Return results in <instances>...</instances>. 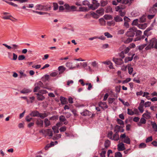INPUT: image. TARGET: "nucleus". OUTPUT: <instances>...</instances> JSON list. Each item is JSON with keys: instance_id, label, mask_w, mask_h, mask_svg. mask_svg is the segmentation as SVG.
Listing matches in <instances>:
<instances>
[{"instance_id": "obj_53", "label": "nucleus", "mask_w": 157, "mask_h": 157, "mask_svg": "<svg viewBox=\"0 0 157 157\" xmlns=\"http://www.w3.org/2000/svg\"><path fill=\"white\" fill-rule=\"evenodd\" d=\"M113 134V133L111 131H110L108 132V137L110 139H112V138Z\"/></svg>"}, {"instance_id": "obj_1", "label": "nucleus", "mask_w": 157, "mask_h": 157, "mask_svg": "<svg viewBox=\"0 0 157 157\" xmlns=\"http://www.w3.org/2000/svg\"><path fill=\"white\" fill-rule=\"evenodd\" d=\"M120 140L122 141L121 142L130 144V140L128 136H126L125 133L122 134L120 136Z\"/></svg>"}, {"instance_id": "obj_5", "label": "nucleus", "mask_w": 157, "mask_h": 157, "mask_svg": "<svg viewBox=\"0 0 157 157\" xmlns=\"http://www.w3.org/2000/svg\"><path fill=\"white\" fill-rule=\"evenodd\" d=\"M113 61L117 65H121L123 63L122 59L120 58H113Z\"/></svg>"}, {"instance_id": "obj_44", "label": "nucleus", "mask_w": 157, "mask_h": 157, "mask_svg": "<svg viewBox=\"0 0 157 157\" xmlns=\"http://www.w3.org/2000/svg\"><path fill=\"white\" fill-rule=\"evenodd\" d=\"M147 45V44H144L140 45H139L138 47V49L140 50H142L144 47H145Z\"/></svg>"}, {"instance_id": "obj_64", "label": "nucleus", "mask_w": 157, "mask_h": 157, "mask_svg": "<svg viewBox=\"0 0 157 157\" xmlns=\"http://www.w3.org/2000/svg\"><path fill=\"white\" fill-rule=\"evenodd\" d=\"M66 65L67 67L69 68L70 69L71 67L72 66V63L71 62H67L66 63Z\"/></svg>"}, {"instance_id": "obj_37", "label": "nucleus", "mask_w": 157, "mask_h": 157, "mask_svg": "<svg viewBox=\"0 0 157 157\" xmlns=\"http://www.w3.org/2000/svg\"><path fill=\"white\" fill-rule=\"evenodd\" d=\"M59 119L60 121L62 122H64L66 121L65 117L63 115L60 116L59 117Z\"/></svg>"}, {"instance_id": "obj_6", "label": "nucleus", "mask_w": 157, "mask_h": 157, "mask_svg": "<svg viewBox=\"0 0 157 157\" xmlns=\"http://www.w3.org/2000/svg\"><path fill=\"white\" fill-rule=\"evenodd\" d=\"M124 130L123 128L120 126L116 125L114 128V132L116 133H118L119 132H124Z\"/></svg>"}, {"instance_id": "obj_58", "label": "nucleus", "mask_w": 157, "mask_h": 157, "mask_svg": "<svg viewBox=\"0 0 157 157\" xmlns=\"http://www.w3.org/2000/svg\"><path fill=\"white\" fill-rule=\"evenodd\" d=\"M151 104V102L147 101L144 103V106L145 107H147L149 106Z\"/></svg>"}, {"instance_id": "obj_22", "label": "nucleus", "mask_w": 157, "mask_h": 157, "mask_svg": "<svg viewBox=\"0 0 157 157\" xmlns=\"http://www.w3.org/2000/svg\"><path fill=\"white\" fill-rule=\"evenodd\" d=\"M114 20L117 22L123 21V19L119 16H117L114 17Z\"/></svg>"}, {"instance_id": "obj_34", "label": "nucleus", "mask_w": 157, "mask_h": 157, "mask_svg": "<svg viewBox=\"0 0 157 157\" xmlns=\"http://www.w3.org/2000/svg\"><path fill=\"white\" fill-rule=\"evenodd\" d=\"M90 5V2H88V1L87 0H84L82 2V5L85 6H88L89 7V6Z\"/></svg>"}, {"instance_id": "obj_18", "label": "nucleus", "mask_w": 157, "mask_h": 157, "mask_svg": "<svg viewBox=\"0 0 157 157\" xmlns=\"http://www.w3.org/2000/svg\"><path fill=\"white\" fill-rule=\"evenodd\" d=\"M31 91L32 90L30 89L24 88L20 91V93L22 94H25L30 93L31 92Z\"/></svg>"}, {"instance_id": "obj_49", "label": "nucleus", "mask_w": 157, "mask_h": 157, "mask_svg": "<svg viewBox=\"0 0 157 157\" xmlns=\"http://www.w3.org/2000/svg\"><path fill=\"white\" fill-rule=\"evenodd\" d=\"M115 100V99L114 98H109L108 100V102L110 104H112Z\"/></svg>"}, {"instance_id": "obj_52", "label": "nucleus", "mask_w": 157, "mask_h": 157, "mask_svg": "<svg viewBox=\"0 0 157 157\" xmlns=\"http://www.w3.org/2000/svg\"><path fill=\"white\" fill-rule=\"evenodd\" d=\"M91 64L94 67H98V63L95 61L92 62Z\"/></svg>"}, {"instance_id": "obj_41", "label": "nucleus", "mask_w": 157, "mask_h": 157, "mask_svg": "<svg viewBox=\"0 0 157 157\" xmlns=\"http://www.w3.org/2000/svg\"><path fill=\"white\" fill-rule=\"evenodd\" d=\"M35 86L34 88L33 92H37L38 90H39L40 88V87L39 86H38V85H35Z\"/></svg>"}, {"instance_id": "obj_35", "label": "nucleus", "mask_w": 157, "mask_h": 157, "mask_svg": "<svg viewBox=\"0 0 157 157\" xmlns=\"http://www.w3.org/2000/svg\"><path fill=\"white\" fill-rule=\"evenodd\" d=\"M146 144L145 143H142L139 144V147L140 148H144L146 147Z\"/></svg>"}, {"instance_id": "obj_9", "label": "nucleus", "mask_w": 157, "mask_h": 157, "mask_svg": "<svg viewBox=\"0 0 157 157\" xmlns=\"http://www.w3.org/2000/svg\"><path fill=\"white\" fill-rule=\"evenodd\" d=\"M97 14L98 16H101L104 14V10L102 8H100L96 11Z\"/></svg>"}, {"instance_id": "obj_17", "label": "nucleus", "mask_w": 157, "mask_h": 157, "mask_svg": "<svg viewBox=\"0 0 157 157\" xmlns=\"http://www.w3.org/2000/svg\"><path fill=\"white\" fill-rule=\"evenodd\" d=\"M120 138H119L118 134L117 133V132H115V134L113 135L112 139H111V140L117 141Z\"/></svg>"}, {"instance_id": "obj_4", "label": "nucleus", "mask_w": 157, "mask_h": 157, "mask_svg": "<svg viewBox=\"0 0 157 157\" xmlns=\"http://www.w3.org/2000/svg\"><path fill=\"white\" fill-rule=\"evenodd\" d=\"M135 28L133 27L132 29H129L126 33V35L128 36L133 37L135 34Z\"/></svg>"}, {"instance_id": "obj_32", "label": "nucleus", "mask_w": 157, "mask_h": 157, "mask_svg": "<svg viewBox=\"0 0 157 157\" xmlns=\"http://www.w3.org/2000/svg\"><path fill=\"white\" fill-rule=\"evenodd\" d=\"M60 101L61 103L63 104H66L67 101L66 99L64 97H60Z\"/></svg>"}, {"instance_id": "obj_47", "label": "nucleus", "mask_w": 157, "mask_h": 157, "mask_svg": "<svg viewBox=\"0 0 157 157\" xmlns=\"http://www.w3.org/2000/svg\"><path fill=\"white\" fill-rule=\"evenodd\" d=\"M54 8L53 10H56L58 9V6L57 3H54L53 4Z\"/></svg>"}, {"instance_id": "obj_48", "label": "nucleus", "mask_w": 157, "mask_h": 157, "mask_svg": "<svg viewBox=\"0 0 157 157\" xmlns=\"http://www.w3.org/2000/svg\"><path fill=\"white\" fill-rule=\"evenodd\" d=\"M128 114L129 115H133L134 114V112L131 110L129 109H128Z\"/></svg>"}, {"instance_id": "obj_33", "label": "nucleus", "mask_w": 157, "mask_h": 157, "mask_svg": "<svg viewBox=\"0 0 157 157\" xmlns=\"http://www.w3.org/2000/svg\"><path fill=\"white\" fill-rule=\"evenodd\" d=\"M52 129L55 133H58L59 132L58 128L56 126H54L52 127Z\"/></svg>"}, {"instance_id": "obj_16", "label": "nucleus", "mask_w": 157, "mask_h": 157, "mask_svg": "<svg viewBox=\"0 0 157 157\" xmlns=\"http://www.w3.org/2000/svg\"><path fill=\"white\" fill-rule=\"evenodd\" d=\"M99 106L101 107L102 109H106L108 108L106 103L105 102H100L99 103Z\"/></svg>"}, {"instance_id": "obj_61", "label": "nucleus", "mask_w": 157, "mask_h": 157, "mask_svg": "<svg viewBox=\"0 0 157 157\" xmlns=\"http://www.w3.org/2000/svg\"><path fill=\"white\" fill-rule=\"evenodd\" d=\"M12 48L13 49H16L18 48V45L15 44H13L12 45Z\"/></svg>"}, {"instance_id": "obj_25", "label": "nucleus", "mask_w": 157, "mask_h": 157, "mask_svg": "<svg viewBox=\"0 0 157 157\" xmlns=\"http://www.w3.org/2000/svg\"><path fill=\"white\" fill-rule=\"evenodd\" d=\"M44 123L45 127H48L51 124L50 122L47 118L44 119Z\"/></svg>"}, {"instance_id": "obj_60", "label": "nucleus", "mask_w": 157, "mask_h": 157, "mask_svg": "<svg viewBox=\"0 0 157 157\" xmlns=\"http://www.w3.org/2000/svg\"><path fill=\"white\" fill-rule=\"evenodd\" d=\"M80 64L81 65H82V67L84 68L86 67L87 66V63L86 62H83V63H80Z\"/></svg>"}, {"instance_id": "obj_30", "label": "nucleus", "mask_w": 157, "mask_h": 157, "mask_svg": "<svg viewBox=\"0 0 157 157\" xmlns=\"http://www.w3.org/2000/svg\"><path fill=\"white\" fill-rule=\"evenodd\" d=\"M101 6L104 7L106 5L108 4V2L107 1L102 0L100 2Z\"/></svg>"}, {"instance_id": "obj_27", "label": "nucleus", "mask_w": 157, "mask_h": 157, "mask_svg": "<svg viewBox=\"0 0 157 157\" xmlns=\"http://www.w3.org/2000/svg\"><path fill=\"white\" fill-rule=\"evenodd\" d=\"M36 124L38 125L42 126L43 124V121L42 120H37L36 122Z\"/></svg>"}, {"instance_id": "obj_12", "label": "nucleus", "mask_w": 157, "mask_h": 157, "mask_svg": "<svg viewBox=\"0 0 157 157\" xmlns=\"http://www.w3.org/2000/svg\"><path fill=\"white\" fill-rule=\"evenodd\" d=\"M44 11H47L50 10H51L52 6L51 5V4L50 3H48V4H47L46 5H44Z\"/></svg>"}, {"instance_id": "obj_39", "label": "nucleus", "mask_w": 157, "mask_h": 157, "mask_svg": "<svg viewBox=\"0 0 157 157\" xmlns=\"http://www.w3.org/2000/svg\"><path fill=\"white\" fill-rule=\"evenodd\" d=\"M132 38L128 37L127 39L124 41V43L126 44H128L132 41Z\"/></svg>"}, {"instance_id": "obj_7", "label": "nucleus", "mask_w": 157, "mask_h": 157, "mask_svg": "<svg viewBox=\"0 0 157 157\" xmlns=\"http://www.w3.org/2000/svg\"><path fill=\"white\" fill-rule=\"evenodd\" d=\"M117 149L118 151H122L125 149L124 145L123 142L120 143L117 145Z\"/></svg>"}, {"instance_id": "obj_55", "label": "nucleus", "mask_w": 157, "mask_h": 157, "mask_svg": "<svg viewBox=\"0 0 157 157\" xmlns=\"http://www.w3.org/2000/svg\"><path fill=\"white\" fill-rule=\"evenodd\" d=\"M25 119L27 121L30 122L33 119V118L30 117L29 115H28L26 117Z\"/></svg>"}, {"instance_id": "obj_19", "label": "nucleus", "mask_w": 157, "mask_h": 157, "mask_svg": "<svg viewBox=\"0 0 157 157\" xmlns=\"http://www.w3.org/2000/svg\"><path fill=\"white\" fill-rule=\"evenodd\" d=\"M44 5L41 4H37L36 6V10H44Z\"/></svg>"}, {"instance_id": "obj_14", "label": "nucleus", "mask_w": 157, "mask_h": 157, "mask_svg": "<svg viewBox=\"0 0 157 157\" xmlns=\"http://www.w3.org/2000/svg\"><path fill=\"white\" fill-rule=\"evenodd\" d=\"M66 68L63 66H59L58 68L59 72V74L63 73L65 71Z\"/></svg>"}, {"instance_id": "obj_23", "label": "nucleus", "mask_w": 157, "mask_h": 157, "mask_svg": "<svg viewBox=\"0 0 157 157\" xmlns=\"http://www.w3.org/2000/svg\"><path fill=\"white\" fill-rule=\"evenodd\" d=\"M151 124L152 126V128L154 129V131L155 132H157V125L156 123L155 122H151Z\"/></svg>"}, {"instance_id": "obj_57", "label": "nucleus", "mask_w": 157, "mask_h": 157, "mask_svg": "<svg viewBox=\"0 0 157 157\" xmlns=\"http://www.w3.org/2000/svg\"><path fill=\"white\" fill-rule=\"evenodd\" d=\"M144 101L143 100H141V102L139 104V106L140 107H143L144 106Z\"/></svg>"}, {"instance_id": "obj_3", "label": "nucleus", "mask_w": 157, "mask_h": 157, "mask_svg": "<svg viewBox=\"0 0 157 157\" xmlns=\"http://www.w3.org/2000/svg\"><path fill=\"white\" fill-rule=\"evenodd\" d=\"M100 5V4L96 0H92V4H90L89 6V7L92 10H94L96 9Z\"/></svg>"}, {"instance_id": "obj_15", "label": "nucleus", "mask_w": 157, "mask_h": 157, "mask_svg": "<svg viewBox=\"0 0 157 157\" xmlns=\"http://www.w3.org/2000/svg\"><path fill=\"white\" fill-rule=\"evenodd\" d=\"M36 94L37 95V99L39 101H43L45 98L44 96L40 93H36Z\"/></svg>"}, {"instance_id": "obj_46", "label": "nucleus", "mask_w": 157, "mask_h": 157, "mask_svg": "<svg viewBox=\"0 0 157 157\" xmlns=\"http://www.w3.org/2000/svg\"><path fill=\"white\" fill-rule=\"evenodd\" d=\"M152 140V136H150L147 138L146 140V142L147 143L151 141Z\"/></svg>"}, {"instance_id": "obj_59", "label": "nucleus", "mask_w": 157, "mask_h": 157, "mask_svg": "<svg viewBox=\"0 0 157 157\" xmlns=\"http://www.w3.org/2000/svg\"><path fill=\"white\" fill-rule=\"evenodd\" d=\"M106 153V151H102L100 153V156L101 157H105V154Z\"/></svg>"}, {"instance_id": "obj_21", "label": "nucleus", "mask_w": 157, "mask_h": 157, "mask_svg": "<svg viewBox=\"0 0 157 157\" xmlns=\"http://www.w3.org/2000/svg\"><path fill=\"white\" fill-rule=\"evenodd\" d=\"M135 54H133L131 57H126L124 59V62L125 63L128 62V61H132L133 58V57Z\"/></svg>"}, {"instance_id": "obj_20", "label": "nucleus", "mask_w": 157, "mask_h": 157, "mask_svg": "<svg viewBox=\"0 0 157 157\" xmlns=\"http://www.w3.org/2000/svg\"><path fill=\"white\" fill-rule=\"evenodd\" d=\"M45 132L47 135L50 137L53 136V132L51 129H48L46 130Z\"/></svg>"}, {"instance_id": "obj_2", "label": "nucleus", "mask_w": 157, "mask_h": 157, "mask_svg": "<svg viewBox=\"0 0 157 157\" xmlns=\"http://www.w3.org/2000/svg\"><path fill=\"white\" fill-rule=\"evenodd\" d=\"M149 46L150 48H157V39L153 38L149 42Z\"/></svg>"}, {"instance_id": "obj_13", "label": "nucleus", "mask_w": 157, "mask_h": 157, "mask_svg": "<svg viewBox=\"0 0 157 157\" xmlns=\"http://www.w3.org/2000/svg\"><path fill=\"white\" fill-rule=\"evenodd\" d=\"M81 114L83 116H89L91 114V113L87 110H85L83 112L81 113Z\"/></svg>"}, {"instance_id": "obj_40", "label": "nucleus", "mask_w": 157, "mask_h": 157, "mask_svg": "<svg viewBox=\"0 0 157 157\" xmlns=\"http://www.w3.org/2000/svg\"><path fill=\"white\" fill-rule=\"evenodd\" d=\"M115 157H122V155L121 153L118 151L115 153Z\"/></svg>"}, {"instance_id": "obj_45", "label": "nucleus", "mask_w": 157, "mask_h": 157, "mask_svg": "<svg viewBox=\"0 0 157 157\" xmlns=\"http://www.w3.org/2000/svg\"><path fill=\"white\" fill-rule=\"evenodd\" d=\"M122 8L120 6H117L115 7V11L117 12H119V11L122 10Z\"/></svg>"}, {"instance_id": "obj_24", "label": "nucleus", "mask_w": 157, "mask_h": 157, "mask_svg": "<svg viewBox=\"0 0 157 157\" xmlns=\"http://www.w3.org/2000/svg\"><path fill=\"white\" fill-rule=\"evenodd\" d=\"M48 115V114L47 113H40L39 117L42 119H43L45 117H46Z\"/></svg>"}, {"instance_id": "obj_51", "label": "nucleus", "mask_w": 157, "mask_h": 157, "mask_svg": "<svg viewBox=\"0 0 157 157\" xmlns=\"http://www.w3.org/2000/svg\"><path fill=\"white\" fill-rule=\"evenodd\" d=\"M25 58V56L23 55H20L18 56V59L19 60H22Z\"/></svg>"}, {"instance_id": "obj_28", "label": "nucleus", "mask_w": 157, "mask_h": 157, "mask_svg": "<svg viewBox=\"0 0 157 157\" xmlns=\"http://www.w3.org/2000/svg\"><path fill=\"white\" fill-rule=\"evenodd\" d=\"M110 142L109 140H106L105 143L104 145L105 148H107L110 146Z\"/></svg>"}, {"instance_id": "obj_31", "label": "nucleus", "mask_w": 157, "mask_h": 157, "mask_svg": "<svg viewBox=\"0 0 157 157\" xmlns=\"http://www.w3.org/2000/svg\"><path fill=\"white\" fill-rule=\"evenodd\" d=\"M135 34H136V36H140V35L142 34V32L140 30H137L135 28Z\"/></svg>"}, {"instance_id": "obj_42", "label": "nucleus", "mask_w": 157, "mask_h": 157, "mask_svg": "<svg viewBox=\"0 0 157 157\" xmlns=\"http://www.w3.org/2000/svg\"><path fill=\"white\" fill-rule=\"evenodd\" d=\"M47 92H48L46 90H39L38 93H40V94L42 95L43 94H46Z\"/></svg>"}, {"instance_id": "obj_54", "label": "nucleus", "mask_w": 157, "mask_h": 157, "mask_svg": "<svg viewBox=\"0 0 157 157\" xmlns=\"http://www.w3.org/2000/svg\"><path fill=\"white\" fill-rule=\"evenodd\" d=\"M117 121L118 124H120L121 125H124L123 121L121 119H117Z\"/></svg>"}, {"instance_id": "obj_43", "label": "nucleus", "mask_w": 157, "mask_h": 157, "mask_svg": "<svg viewBox=\"0 0 157 157\" xmlns=\"http://www.w3.org/2000/svg\"><path fill=\"white\" fill-rule=\"evenodd\" d=\"M128 72L129 74L130 75H131L133 71V68L131 67L128 66Z\"/></svg>"}, {"instance_id": "obj_11", "label": "nucleus", "mask_w": 157, "mask_h": 157, "mask_svg": "<svg viewBox=\"0 0 157 157\" xmlns=\"http://www.w3.org/2000/svg\"><path fill=\"white\" fill-rule=\"evenodd\" d=\"M30 115L32 117H39V113L36 110L32 111L30 114Z\"/></svg>"}, {"instance_id": "obj_29", "label": "nucleus", "mask_w": 157, "mask_h": 157, "mask_svg": "<svg viewBox=\"0 0 157 157\" xmlns=\"http://www.w3.org/2000/svg\"><path fill=\"white\" fill-rule=\"evenodd\" d=\"M153 12V13L157 12V9L155 7H154L153 6L149 10V12L151 13Z\"/></svg>"}, {"instance_id": "obj_10", "label": "nucleus", "mask_w": 157, "mask_h": 157, "mask_svg": "<svg viewBox=\"0 0 157 157\" xmlns=\"http://www.w3.org/2000/svg\"><path fill=\"white\" fill-rule=\"evenodd\" d=\"M146 120L144 117H142L140 120V122L138 123L137 125L139 126H141L142 124H144L146 123Z\"/></svg>"}, {"instance_id": "obj_56", "label": "nucleus", "mask_w": 157, "mask_h": 157, "mask_svg": "<svg viewBox=\"0 0 157 157\" xmlns=\"http://www.w3.org/2000/svg\"><path fill=\"white\" fill-rule=\"evenodd\" d=\"M66 130V126H63L59 128V130L61 132H64Z\"/></svg>"}, {"instance_id": "obj_38", "label": "nucleus", "mask_w": 157, "mask_h": 157, "mask_svg": "<svg viewBox=\"0 0 157 157\" xmlns=\"http://www.w3.org/2000/svg\"><path fill=\"white\" fill-rule=\"evenodd\" d=\"M104 35L108 38H111L113 37L112 35L110 34L108 32H105L104 33Z\"/></svg>"}, {"instance_id": "obj_8", "label": "nucleus", "mask_w": 157, "mask_h": 157, "mask_svg": "<svg viewBox=\"0 0 157 157\" xmlns=\"http://www.w3.org/2000/svg\"><path fill=\"white\" fill-rule=\"evenodd\" d=\"M151 113L148 112L147 110L146 111V113H144L142 117L144 118L147 119H149L151 117Z\"/></svg>"}, {"instance_id": "obj_62", "label": "nucleus", "mask_w": 157, "mask_h": 157, "mask_svg": "<svg viewBox=\"0 0 157 157\" xmlns=\"http://www.w3.org/2000/svg\"><path fill=\"white\" fill-rule=\"evenodd\" d=\"M58 75V73L56 72H53L52 73H51L50 74V76L53 77H56V76H57Z\"/></svg>"}, {"instance_id": "obj_36", "label": "nucleus", "mask_w": 157, "mask_h": 157, "mask_svg": "<svg viewBox=\"0 0 157 157\" xmlns=\"http://www.w3.org/2000/svg\"><path fill=\"white\" fill-rule=\"evenodd\" d=\"M146 20V18L145 16H143L140 18L139 19V22H144Z\"/></svg>"}, {"instance_id": "obj_50", "label": "nucleus", "mask_w": 157, "mask_h": 157, "mask_svg": "<svg viewBox=\"0 0 157 157\" xmlns=\"http://www.w3.org/2000/svg\"><path fill=\"white\" fill-rule=\"evenodd\" d=\"M54 145V143L53 142H52L50 144V145H49V146H48V145L47 146H46L45 147V150H47L48 147H51L52 146H53Z\"/></svg>"}, {"instance_id": "obj_26", "label": "nucleus", "mask_w": 157, "mask_h": 157, "mask_svg": "<svg viewBox=\"0 0 157 157\" xmlns=\"http://www.w3.org/2000/svg\"><path fill=\"white\" fill-rule=\"evenodd\" d=\"M36 85H38V86H39L41 88H45L47 89H49V88L44 87V86L43 83L41 81H39L36 84Z\"/></svg>"}, {"instance_id": "obj_63", "label": "nucleus", "mask_w": 157, "mask_h": 157, "mask_svg": "<svg viewBox=\"0 0 157 157\" xmlns=\"http://www.w3.org/2000/svg\"><path fill=\"white\" fill-rule=\"evenodd\" d=\"M138 20L136 19L134 20L132 22V25H137L138 24Z\"/></svg>"}]
</instances>
